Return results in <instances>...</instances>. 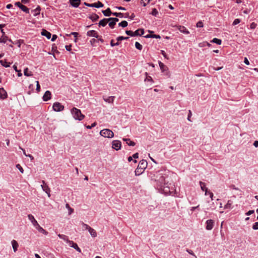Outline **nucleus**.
Returning <instances> with one entry per match:
<instances>
[{
  "label": "nucleus",
  "mask_w": 258,
  "mask_h": 258,
  "mask_svg": "<svg viewBox=\"0 0 258 258\" xmlns=\"http://www.w3.org/2000/svg\"><path fill=\"white\" fill-rule=\"evenodd\" d=\"M147 162L145 160H141L135 171L136 176H139L142 174L147 167Z\"/></svg>",
  "instance_id": "f257e3e1"
},
{
  "label": "nucleus",
  "mask_w": 258,
  "mask_h": 258,
  "mask_svg": "<svg viewBox=\"0 0 258 258\" xmlns=\"http://www.w3.org/2000/svg\"><path fill=\"white\" fill-rule=\"evenodd\" d=\"M71 113L73 116V117L76 120L81 121L85 117V115L82 113L81 110L76 107H73L72 109Z\"/></svg>",
  "instance_id": "f03ea898"
},
{
  "label": "nucleus",
  "mask_w": 258,
  "mask_h": 258,
  "mask_svg": "<svg viewBox=\"0 0 258 258\" xmlns=\"http://www.w3.org/2000/svg\"><path fill=\"white\" fill-rule=\"evenodd\" d=\"M163 192L166 195L173 196L175 192V187L171 185V183H168L165 187L163 188Z\"/></svg>",
  "instance_id": "7ed1b4c3"
},
{
  "label": "nucleus",
  "mask_w": 258,
  "mask_h": 258,
  "mask_svg": "<svg viewBox=\"0 0 258 258\" xmlns=\"http://www.w3.org/2000/svg\"><path fill=\"white\" fill-rule=\"evenodd\" d=\"M167 177L161 175L159 178L157 179V184L160 187V188L162 190H163V188L165 187V186L168 184V182H167L166 180Z\"/></svg>",
  "instance_id": "20e7f679"
},
{
  "label": "nucleus",
  "mask_w": 258,
  "mask_h": 258,
  "mask_svg": "<svg viewBox=\"0 0 258 258\" xmlns=\"http://www.w3.org/2000/svg\"><path fill=\"white\" fill-rule=\"evenodd\" d=\"M100 135L105 138H111L114 136V133L109 129H103L100 132Z\"/></svg>",
  "instance_id": "39448f33"
},
{
  "label": "nucleus",
  "mask_w": 258,
  "mask_h": 258,
  "mask_svg": "<svg viewBox=\"0 0 258 258\" xmlns=\"http://www.w3.org/2000/svg\"><path fill=\"white\" fill-rule=\"evenodd\" d=\"M159 65L161 71L164 74V75L166 76L168 78H170V74L168 67L161 61H159Z\"/></svg>",
  "instance_id": "423d86ee"
},
{
  "label": "nucleus",
  "mask_w": 258,
  "mask_h": 258,
  "mask_svg": "<svg viewBox=\"0 0 258 258\" xmlns=\"http://www.w3.org/2000/svg\"><path fill=\"white\" fill-rule=\"evenodd\" d=\"M52 108L54 111L56 112H59L64 109L63 105L58 102H55L53 103Z\"/></svg>",
  "instance_id": "0eeeda50"
},
{
  "label": "nucleus",
  "mask_w": 258,
  "mask_h": 258,
  "mask_svg": "<svg viewBox=\"0 0 258 258\" xmlns=\"http://www.w3.org/2000/svg\"><path fill=\"white\" fill-rule=\"evenodd\" d=\"M84 5L87 6V7H94V8H102L103 7V4L99 2V1H98L97 3H93V4H88V3H87L86 2H85L84 3Z\"/></svg>",
  "instance_id": "6e6552de"
},
{
  "label": "nucleus",
  "mask_w": 258,
  "mask_h": 258,
  "mask_svg": "<svg viewBox=\"0 0 258 258\" xmlns=\"http://www.w3.org/2000/svg\"><path fill=\"white\" fill-rule=\"evenodd\" d=\"M121 143L120 141L118 140H114L112 142V147L115 150H118L121 148Z\"/></svg>",
  "instance_id": "1a4fd4ad"
},
{
  "label": "nucleus",
  "mask_w": 258,
  "mask_h": 258,
  "mask_svg": "<svg viewBox=\"0 0 258 258\" xmlns=\"http://www.w3.org/2000/svg\"><path fill=\"white\" fill-rule=\"evenodd\" d=\"M42 184L41 185V187L43 191H44L48 195L49 197L50 196V190L47 184L45 183V181H42Z\"/></svg>",
  "instance_id": "9d476101"
},
{
  "label": "nucleus",
  "mask_w": 258,
  "mask_h": 258,
  "mask_svg": "<svg viewBox=\"0 0 258 258\" xmlns=\"http://www.w3.org/2000/svg\"><path fill=\"white\" fill-rule=\"evenodd\" d=\"M206 229L207 230H211L213 229L214 227V221L212 219L208 220L206 222Z\"/></svg>",
  "instance_id": "9b49d317"
},
{
  "label": "nucleus",
  "mask_w": 258,
  "mask_h": 258,
  "mask_svg": "<svg viewBox=\"0 0 258 258\" xmlns=\"http://www.w3.org/2000/svg\"><path fill=\"white\" fill-rule=\"evenodd\" d=\"M8 97V94L4 88H0V99H6Z\"/></svg>",
  "instance_id": "f8f14e48"
},
{
  "label": "nucleus",
  "mask_w": 258,
  "mask_h": 258,
  "mask_svg": "<svg viewBox=\"0 0 258 258\" xmlns=\"http://www.w3.org/2000/svg\"><path fill=\"white\" fill-rule=\"evenodd\" d=\"M51 98V93L50 91H46L42 97V99L44 101H47L49 100Z\"/></svg>",
  "instance_id": "ddd939ff"
},
{
  "label": "nucleus",
  "mask_w": 258,
  "mask_h": 258,
  "mask_svg": "<svg viewBox=\"0 0 258 258\" xmlns=\"http://www.w3.org/2000/svg\"><path fill=\"white\" fill-rule=\"evenodd\" d=\"M69 245L75 249L79 252H81V249L79 247L78 244L74 242L73 241L70 240L68 243Z\"/></svg>",
  "instance_id": "4468645a"
},
{
  "label": "nucleus",
  "mask_w": 258,
  "mask_h": 258,
  "mask_svg": "<svg viewBox=\"0 0 258 258\" xmlns=\"http://www.w3.org/2000/svg\"><path fill=\"white\" fill-rule=\"evenodd\" d=\"M70 5L74 8H78L81 4V0H69Z\"/></svg>",
  "instance_id": "2eb2a0df"
},
{
  "label": "nucleus",
  "mask_w": 258,
  "mask_h": 258,
  "mask_svg": "<svg viewBox=\"0 0 258 258\" xmlns=\"http://www.w3.org/2000/svg\"><path fill=\"white\" fill-rule=\"evenodd\" d=\"M87 35L89 37L92 36L96 38L99 37L97 32L95 30L88 31L87 33Z\"/></svg>",
  "instance_id": "dca6fc26"
},
{
  "label": "nucleus",
  "mask_w": 258,
  "mask_h": 258,
  "mask_svg": "<svg viewBox=\"0 0 258 258\" xmlns=\"http://www.w3.org/2000/svg\"><path fill=\"white\" fill-rule=\"evenodd\" d=\"M28 218L29 220L31 221V223L35 227L38 224L37 221L32 214H29L28 215Z\"/></svg>",
  "instance_id": "f3484780"
},
{
  "label": "nucleus",
  "mask_w": 258,
  "mask_h": 258,
  "mask_svg": "<svg viewBox=\"0 0 258 258\" xmlns=\"http://www.w3.org/2000/svg\"><path fill=\"white\" fill-rule=\"evenodd\" d=\"M177 28L181 33L185 34L189 33L188 30L183 26H177Z\"/></svg>",
  "instance_id": "a211bd4d"
},
{
  "label": "nucleus",
  "mask_w": 258,
  "mask_h": 258,
  "mask_svg": "<svg viewBox=\"0 0 258 258\" xmlns=\"http://www.w3.org/2000/svg\"><path fill=\"white\" fill-rule=\"evenodd\" d=\"M199 183H200L201 189L203 191H205V195L206 196L208 195V189L206 187L205 183L202 181H200Z\"/></svg>",
  "instance_id": "6ab92c4d"
},
{
  "label": "nucleus",
  "mask_w": 258,
  "mask_h": 258,
  "mask_svg": "<svg viewBox=\"0 0 258 258\" xmlns=\"http://www.w3.org/2000/svg\"><path fill=\"white\" fill-rule=\"evenodd\" d=\"M35 228L38 230V231L39 232L42 233L45 235L48 234V232L46 231L45 229H44L42 227H41L39 224L35 227Z\"/></svg>",
  "instance_id": "aec40b11"
},
{
  "label": "nucleus",
  "mask_w": 258,
  "mask_h": 258,
  "mask_svg": "<svg viewBox=\"0 0 258 258\" xmlns=\"http://www.w3.org/2000/svg\"><path fill=\"white\" fill-rule=\"evenodd\" d=\"M123 141L125 142V143L129 146H134L136 145L135 142L132 141L129 138H123Z\"/></svg>",
  "instance_id": "412c9836"
},
{
  "label": "nucleus",
  "mask_w": 258,
  "mask_h": 258,
  "mask_svg": "<svg viewBox=\"0 0 258 258\" xmlns=\"http://www.w3.org/2000/svg\"><path fill=\"white\" fill-rule=\"evenodd\" d=\"M144 34L143 29H138L134 32L135 36H142Z\"/></svg>",
  "instance_id": "4be33fe9"
},
{
  "label": "nucleus",
  "mask_w": 258,
  "mask_h": 258,
  "mask_svg": "<svg viewBox=\"0 0 258 258\" xmlns=\"http://www.w3.org/2000/svg\"><path fill=\"white\" fill-rule=\"evenodd\" d=\"M41 35L45 36L47 39H50L51 36V34L46 30H42Z\"/></svg>",
  "instance_id": "5701e85b"
},
{
  "label": "nucleus",
  "mask_w": 258,
  "mask_h": 258,
  "mask_svg": "<svg viewBox=\"0 0 258 258\" xmlns=\"http://www.w3.org/2000/svg\"><path fill=\"white\" fill-rule=\"evenodd\" d=\"M102 12L103 14V15L106 17L110 16L111 15H112L113 13L111 12V10L109 8H108L105 10H103Z\"/></svg>",
  "instance_id": "b1692460"
},
{
  "label": "nucleus",
  "mask_w": 258,
  "mask_h": 258,
  "mask_svg": "<svg viewBox=\"0 0 258 258\" xmlns=\"http://www.w3.org/2000/svg\"><path fill=\"white\" fill-rule=\"evenodd\" d=\"M14 252H16L18 250L19 246L18 242L15 240H13L11 242Z\"/></svg>",
  "instance_id": "393cba45"
},
{
  "label": "nucleus",
  "mask_w": 258,
  "mask_h": 258,
  "mask_svg": "<svg viewBox=\"0 0 258 258\" xmlns=\"http://www.w3.org/2000/svg\"><path fill=\"white\" fill-rule=\"evenodd\" d=\"M40 11L41 8L39 6H38L35 9L32 10V12H34L33 14L34 16H37V15L40 14Z\"/></svg>",
  "instance_id": "a878e982"
},
{
  "label": "nucleus",
  "mask_w": 258,
  "mask_h": 258,
  "mask_svg": "<svg viewBox=\"0 0 258 258\" xmlns=\"http://www.w3.org/2000/svg\"><path fill=\"white\" fill-rule=\"evenodd\" d=\"M89 232L90 233V235L93 237H96L97 236V233L95 229H93L92 228H89L88 230Z\"/></svg>",
  "instance_id": "bb28decb"
},
{
  "label": "nucleus",
  "mask_w": 258,
  "mask_h": 258,
  "mask_svg": "<svg viewBox=\"0 0 258 258\" xmlns=\"http://www.w3.org/2000/svg\"><path fill=\"white\" fill-rule=\"evenodd\" d=\"M233 204V202L231 200H228L227 204L224 206V209H231L232 208V205Z\"/></svg>",
  "instance_id": "cd10ccee"
},
{
  "label": "nucleus",
  "mask_w": 258,
  "mask_h": 258,
  "mask_svg": "<svg viewBox=\"0 0 258 258\" xmlns=\"http://www.w3.org/2000/svg\"><path fill=\"white\" fill-rule=\"evenodd\" d=\"M99 18V16L96 14H93L89 17V18L91 19L93 22L97 21Z\"/></svg>",
  "instance_id": "c85d7f7f"
},
{
  "label": "nucleus",
  "mask_w": 258,
  "mask_h": 258,
  "mask_svg": "<svg viewBox=\"0 0 258 258\" xmlns=\"http://www.w3.org/2000/svg\"><path fill=\"white\" fill-rule=\"evenodd\" d=\"M107 23L108 22H107L106 18H104L99 21L98 25L99 26L105 27Z\"/></svg>",
  "instance_id": "c756f323"
},
{
  "label": "nucleus",
  "mask_w": 258,
  "mask_h": 258,
  "mask_svg": "<svg viewBox=\"0 0 258 258\" xmlns=\"http://www.w3.org/2000/svg\"><path fill=\"white\" fill-rule=\"evenodd\" d=\"M58 236L60 238H61V239H63L64 241H66L68 243H69V241H70L68 237L65 235L59 234H58Z\"/></svg>",
  "instance_id": "7c9ffc66"
},
{
  "label": "nucleus",
  "mask_w": 258,
  "mask_h": 258,
  "mask_svg": "<svg viewBox=\"0 0 258 258\" xmlns=\"http://www.w3.org/2000/svg\"><path fill=\"white\" fill-rule=\"evenodd\" d=\"M24 74L27 77L32 76L33 75L32 72L30 71L27 68L25 69L24 71Z\"/></svg>",
  "instance_id": "2f4dec72"
},
{
  "label": "nucleus",
  "mask_w": 258,
  "mask_h": 258,
  "mask_svg": "<svg viewBox=\"0 0 258 258\" xmlns=\"http://www.w3.org/2000/svg\"><path fill=\"white\" fill-rule=\"evenodd\" d=\"M0 63L5 68H8L10 67V63L8 62L6 60H0Z\"/></svg>",
  "instance_id": "473e14b6"
},
{
  "label": "nucleus",
  "mask_w": 258,
  "mask_h": 258,
  "mask_svg": "<svg viewBox=\"0 0 258 258\" xmlns=\"http://www.w3.org/2000/svg\"><path fill=\"white\" fill-rule=\"evenodd\" d=\"M114 96H109L106 98H103L105 102H108V103H112L114 101Z\"/></svg>",
  "instance_id": "72a5a7b5"
},
{
  "label": "nucleus",
  "mask_w": 258,
  "mask_h": 258,
  "mask_svg": "<svg viewBox=\"0 0 258 258\" xmlns=\"http://www.w3.org/2000/svg\"><path fill=\"white\" fill-rule=\"evenodd\" d=\"M20 9L27 14L29 13V9L23 5H21V6L20 7Z\"/></svg>",
  "instance_id": "f704fd0d"
},
{
  "label": "nucleus",
  "mask_w": 258,
  "mask_h": 258,
  "mask_svg": "<svg viewBox=\"0 0 258 258\" xmlns=\"http://www.w3.org/2000/svg\"><path fill=\"white\" fill-rule=\"evenodd\" d=\"M7 40H8V36L6 35H2V37L0 38V43H5Z\"/></svg>",
  "instance_id": "c9c22d12"
},
{
  "label": "nucleus",
  "mask_w": 258,
  "mask_h": 258,
  "mask_svg": "<svg viewBox=\"0 0 258 258\" xmlns=\"http://www.w3.org/2000/svg\"><path fill=\"white\" fill-rule=\"evenodd\" d=\"M212 42L215 43L217 44L220 45L222 43V40L220 39H218L217 38H214L213 39V40L211 41Z\"/></svg>",
  "instance_id": "e433bc0d"
},
{
  "label": "nucleus",
  "mask_w": 258,
  "mask_h": 258,
  "mask_svg": "<svg viewBox=\"0 0 258 258\" xmlns=\"http://www.w3.org/2000/svg\"><path fill=\"white\" fill-rule=\"evenodd\" d=\"M128 25L127 22L126 21H122L118 24L119 26L123 28L126 27Z\"/></svg>",
  "instance_id": "4c0bfd02"
},
{
  "label": "nucleus",
  "mask_w": 258,
  "mask_h": 258,
  "mask_svg": "<svg viewBox=\"0 0 258 258\" xmlns=\"http://www.w3.org/2000/svg\"><path fill=\"white\" fill-rule=\"evenodd\" d=\"M135 47L137 49L140 50H141L143 48L142 45L138 42L135 43Z\"/></svg>",
  "instance_id": "58836bf2"
},
{
  "label": "nucleus",
  "mask_w": 258,
  "mask_h": 258,
  "mask_svg": "<svg viewBox=\"0 0 258 258\" xmlns=\"http://www.w3.org/2000/svg\"><path fill=\"white\" fill-rule=\"evenodd\" d=\"M112 15L119 18H122L123 17V14L121 13L114 12L112 13Z\"/></svg>",
  "instance_id": "ea45409f"
},
{
  "label": "nucleus",
  "mask_w": 258,
  "mask_h": 258,
  "mask_svg": "<svg viewBox=\"0 0 258 258\" xmlns=\"http://www.w3.org/2000/svg\"><path fill=\"white\" fill-rule=\"evenodd\" d=\"M129 38L128 37H124L122 36H120L117 37L116 40L117 41L123 40H127Z\"/></svg>",
  "instance_id": "a19ab883"
},
{
  "label": "nucleus",
  "mask_w": 258,
  "mask_h": 258,
  "mask_svg": "<svg viewBox=\"0 0 258 258\" xmlns=\"http://www.w3.org/2000/svg\"><path fill=\"white\" fill-rule=\"evenodd\" d=\"M72 35H73L76 38L75 39V42H77V37H78L79 33L77 32H73L71 33L70 34H67V36H70Z\"/></svg>",
  "instance_id": "79ce46f5"
},
{
  "label": "nucleus",
  "mask_w": 258,
  "mask_h": 258,
  "mask_svg": "<svg viewBox=\"0 0 258 258\" xmlns=\"http://www.w3.org/2000/svg\"><path fill=\"white\" fill-rule=\"evenodd\" d=\"M151 14L156 17L158 14V12L156 8H154L152 9Z\"/></svg>",
  "instance_id": "37998d69"
},
{
  "label": "nucleus",
  "mask_w": 258,
  "mask_h": 258,
  "mask_svg": "<svg viewBox=\"0 0 258 258\" xmlns=\"http://www.w3.org/2000/svg\"><path fill=\"white\" fill-rule=\"evenodd\" d=\"M125 33L127 35H129L130 36L135 37L134 32H133V31H132L131 30H126L125 31Z\"/></svg>",
  "instance_id": "c03bdc74"
},
{
  "label": "nucleus",
  "mask_w": 258,
  "mask_h": 258,
  "mask_svg": "<svg viewBox=\"0 0 258 258\" xmlns=\"http://www.w3.org/2000/svg\"><path fill=\"white\" fill-rule=\"evenodd\" d=\"M66 207L67 208H68L69 209V214L71 215L73 212V211H74L73 209L71 208L68 204H67L66 205Z\"/></svg>",
  "instance_id": "a18cd8bd"
},
{
  "label": "nucleus",
  "mask_w": 258,
  "mask_h": 258,
  "mask_svg": "<svg viewBox=\"0 0 258 258\" xmlns=\"http://www.w3.org/2000/svg\"><path fill=\"white\" fill-rule=\"evenodd\" d=\"M16 167L19 169V170L22 173H24V169H23V168L22 167V166L19 164H18L16 165Z\"/></svg>",
  "instance_id": "49530a36"
},
{
  "label": "nucleus",
  "mask_w": 258,
  "mask_h": 258,
  "mask_svg": "<svg viewBox=\"0 0 258 258\" xmlns=\"http://www.w3.org/2000/svg\"><path fill=\"white\" fill-rule=\"evenodd\" d=\"M196 26H197V27H199V28H202V27H203L204 25H203V22H202V21H199V22L197 23Z\"/></svg>",
  "instance_id": "de8ad7c7"
},
{
  "label": "nucleus",
  "mask_w": 258,
  "mask_h": 258,
  "mask_svg": "<svg viewBox=\"0 0 258 258\" xmlns=\"http://www.w3.org/2000/svg\"><path fill=\"white\" fill-rule=\"evenodd\" d=\"M240 20L239 19H236L234 20L232 25H236L238 24H239L240 22Z\"/></svg>",
  "instance_id": "09e8293b"
},
{
  "label": "nucleus",
  "mask_w": 258,
  "mask_h": 258,
  "mask_svg": "<svg viewBox=\"0 0 258 258\" xmlns=\"http://www.w3.org/2000/svg\"><path fill=\"white\" fill-rule=\"evenodd\" d=\"M96 124H97L96 122H95L93 123L91 125H86V127L88 129H91L92 127L95 126L96 125Z\"/></svg>",
  "instance_id": "8fccbe9b"
},
{
  "label": "nucleus",
  "mask_w": 258,
  "mask_h": 258,
  "mask_svg": "<svg viewBox=\"0 0 258 258\" xmlns=\"http://www.w3.org/2000/svg\"><path fill=\"white\" fill-rule=\"evenodd\" d=\"M252 229L253 230H258V222H256L253 224Z\"/></svg>",
  "instance_id": "3c124183"
},
{
  "label": "nucleus",
  "mask_w": 258,
  "mask_h": 258,
  "mask_svg": "<svg viewBox=\"0 0 258 258\" xmlns=\"http://www.w3.org/2000/svg\"><path fill=\"white\" fill-rule=\"evenodd\" d=\"M115 23L113 21H111L109 23L108 25H109V26L111 28H114V26L115 25Z\"/></svg>",
  "instance_id": "603ef678"
},
{
  "label": "nucleus",
  "mask_w": 258,
  "mask_h": 258,
  "mask_svg": "<svg viewBox=\"0 0 258 258\" xmlns=\"http://www.w3.org/2000/svg\"><path fill=\"white\" fill-rule=\"evenodd\" d=\"M82 224L85 230H88L89 228H91L88 225L85 224L84 222H82Z\"/></svg>",
  "instance_id": "864d4df0"
},
{
  "label": "nucleus",
  "mask_w": 258,
  "mask_h": 258,
  "mask_svg": "<svg viewBox=\"0 0 258 258\" xmlns=\"http://www.w3.org/2000/svg\"><path fill=\"white\" fill-rule=\"evenodd\" d=\"M192 115V113H191V110H188V115H187V120L189 121H191V120H190V117Z\"/></svg>",
  "instance_id": "5fc2aeb1"
},
{
  "label": "nucleus",
  "mask_w": 258,
  "mask_h": 258,
  "mask_svg": "<svg viewBox=\"0 0 258 258\" xmlns=\"http://www.w3.org/2000/svg\"><path fill=\"white\" fill-rule=\"evenodd\" d=\"M256 26L257 24L256 23L252 22L250 25V28L251 29H254L256 28Z\"/></svg>",
  "instance_id": "6e6d98bb"
},
{
  "label": "nucleus",
  "mask_w": 258,
  "mask_h": 258,
  "mask_svg": "<svg viewBox=\"0 0 258 258\" xmlns=\"http://www.w3.org/2000/svg\"><path fill=\"white\" fill-rule=\"evenodd\" d=\"M36 90L37 92H39L40 90V86L39 85V82L37 81L36 82Z\"/></svg>",
  "instance_id": "4d7b16f0"
},
{
  "label": "nucleus",
  "mask_w": 258,
  "mask_h": 258,
  "mask_svg": "<svg viewBox=\"0 0 258 258\" xmlns=\"http://www.w3.org/2000/svg\"><path fill=\"white\" fill-rule=\"evenodd\" d=\"M143 3V6L145 7L151 0H141Z\"/></svg>",
  "instance_id": "13d9d810"
},
{
  "label": "nucleus",
  "mask_w": 258,
  "mask_h": 258,
  "mask_svg": "<svg viewBox=\"0 0 258 258\" xmlns=\"http://www.w3.org/2000/svg\"><path fill=\"white\" fill-rule=\"evenodd\" d=\"M161 53L162 54V55L165 58H167V59H168V57H167V54L166 53V52H165V51L164 50H161Z\"/></svg>",
  "instance_id": "bf43d9fd"
},
{
  "label": "nucleus",
  "mask_w": 258,
  "mask_h": 258,
  "mask_svg": "<svg viewBox=\"0 0 258 258\" xmlns=\"http://www.w3.org/2000/svg\"><path fill=\"white\" fill-rule=\"evenodd\" d=\"M186 251L190 254L191 255H192L194 256H195V257H196V256L195 255L194 253L193 252V251L190 250V249H186Z\"/></svg>",
  "instance_id": "052dcab7"
},
{
  "label": "nucleus",
  "mask_w": 258,
  "mask_h": 258,
  "mask_svg": "<svg viewBox=\"0 0 258 258\" xmlns=\"http://www.w3.org/2000/svg\"><path fill=\"white\" fill-rule=\"evenodd\" d=\"M208 195H209V197H210L211 200H213V194L211 191L208 190Z\"/></svg>",
  "instance_id": "680f3d73"
},
{
  "label": "nucleus",
  "mask_w": 258,
  "mask_h": 258,
  "mask_svg": "<svg viewBox=\"0 0 258 258\" xmlns=\"http://www.w3.org/2000/svg\"><path fill=\"white\" fill-rule=\"evenodd\" d=\"M254 210H249L246 213V215L247 216H249V215H250L252 214L253 213H254Z\"/></svg>",
  "instance_id": "e2e57ef3"
},
{
  "label": "nucleus",
  "mask_w": 258,
  "mask_h": 258,
  "mask_svg": "<svg viewBox=\"0 0 258 258\" xmlns=\"http://www.w3.org/2000/svg\"><path fill=\"white\" fill-rule=\"evenodd\" d=\"M71 47H72L71 45H66V46H65V48L67 49V50H68L69 51H70L71 50Z\"/></svg>",
  "instance_id": "0e129e2a"
},
{
  "label": "nucleus",
  "mask_w": 258,
  "mask_h": 258,
  "mask_svg": "<svg viewBox=\"0 0 258 258\" xmlns=\"http://www.w3.org/2000/svg\"><path fill=\"white\" fill-rule=\"evenodd\" d=\"M57 37V35L55 34H54L52 35L51 40L52 41H54L56 39Z\"/></svg>",
  "instance_id": "69168bd1"
},
{
  "label": "nucleus",
  "mask_w": 258,
  "mask_h": 258,
  "mask_svg": "<svg viewBox=\"0 0 258 258\" xmlns=\"http://www.w3.org/2000/svg\"><path fill=\"white\" fill-rule=\"evenodd\" d=\"M244 63H245V64H246V65H249V60H248V59L247 58V57H244Z\"/></svg>",
  "instance_id": "338daca9"
},
{
  "label": "nucleus",
  "mask_w": 258,
  "mask_h": 258,
  "mask_svg": "<svg viewBox=\"0 0 258 258\" xmlns=\"http://www.w3.org/2000/svg\"><path fill=\"white\" fill-rule=\"evenodd\" d=\"M152 38L159 39L161 38L160 36L156 34H153Z\"/></svg>",
  "instance_id": "774afa93"
}]
</instances>
